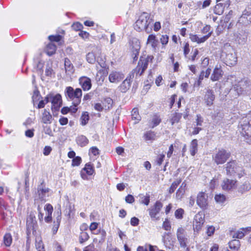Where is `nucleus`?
Returning a JSON list of instances; mask_svg holds the SVG:
<instances>
[{
    "label": "nucleus",
    "instance_id": "obj_1",
    "mask_svg": "<svg viewBox=\"0 0 251 251\" xmlns=\"http://www.w3.org/2000/svg\"><path fill=\"white\" fill-rule=\"evenodd\" d=\"M153 20L151 15L147 12L141 13L134 25L135 30L138 32L145 31L150 33L152 29Z\"/></svg>",
    "mask_w": 251,
    "mask_h": 251
},
{
    "label": "nucleus",
    "instance_id": "obj_2",
    "mask_svg": "<svg viewBox=\"0 0 251 251\" xmlns=\"http://www.w3.org/2000/svg\"><path fill=\"white\" fill-rule=\"evenodd\" d=\"M221 57L228 66H234L237 61V57L234 50L229 44H226L223 48Z\"/></svg>",
    "mask_w": 251,
    "mask_h": 251
},
{
    "label": "nucleus",
    "instance_id": "obj_3",
    "mask_svg": "<svg viewBox=\"0 0 251 251\" xmlns=\"http://www.w3.org/2000/svg\"><path fill=\"white\" fill-rule=\"evenodd\" d=\"M226 174L231 176H237L241 178L246 176L245 170L235 160L228 162L225 166Z\"/></svg>",
    "mask_w": 251,
    "mask_h": 251
},
{
    "label": "nucleus",
    "instance_id": "obj_4",
    "mask_svg": "<svg viewBox=\"0 0 251 251\" xmlns=\"http://www.w3.org/2000/svg\"><path fill=\"white\" fill-rule=\"evenodd\" d=\"M65 93L67 99L72 101L73 105H78L80 103L82 96L81 89L74 90L73 87L68 86L66 88Z\"/></svg>",
    "mask_w": 251,
    "mask_h": 251
},
{
    "label": "nucleus",
    "instance_id": "obj_5",
    "mask_svg": "<svg viewBox=\"0 0 251 251\" xmlns=\"http://www.w3.org/2000/svg\"><path fill=\"white\" fill-rule=\"evenodd\" d=\"M239 132L248 144H251V125L246 119L240 122L238 125Z\"/></svg>",
    "mask_w": 251,
    "mask_h": 251
},
{
    "label": "nucleus",
    "instance_id": "obj_6",
    "mask_svg": "<svg viewBox=\"0 0 251 251\" xmlns=\"http://www.w3.org/2000/svg\"><path fill=\"white\" fill-rule=\"evenodd\" d=\"M230 155L229 151L224 149H220L213 153L212 158L216 165H222L226 162Z\"/></svg>",
    "mask_w": 251,
    "mask_h": 251
},
{
    "label": "nucleus",
    "instance_id": "obj_7",
    "mask_svg": "<svg viewBox=\"0 0 251 251\" xmlns=\"http://www.w3.org/2000/svg\"><path fill=\"white\" fill-rule=\"evenodd\" d=\"M251 86L250 81L246 78L239 81L233 86V90L237 92V95H239L251 90Z\"/></svg>",
    "mask_w": 251,
    "mask_h": 251
},
{
    "label": "nucleus",
    "instance_id": "obj_8",
    "mask_svg": "<svg viewBox=\"0 0 251 251\" xmlns=\"http://www.w3.org/2000/svg\"><path fill=\"white\" fill-rule=\"evenodd\" d=\"M26 226V234L27 236H29L31 232H32L33 233H34V232H36L37 224L35 216L34 215L30 214L27 217Z\"/></svg>",
    "mask_w": 251,
    "mask_h": 251
},
{
    "label": "nucleus",
    "instance_id": "obj_9",
    "mask_svg": "<svg viewBox=\"0 0 251 251\" xmlns=\"http://www.w3.org/2000/svg\"><path fill=\"white\" fill-rule=\"evenodd\" d=\"M245 177L243 181L237 188L238 192L241 194H244L249 191L251 189V176L250 175L245 176Z\"/></svg>",
    "mask_w": 251,
    "mask_h": 251
},
{
    "label": "nucleus",
    "instance_id": "obj_10",
    "mask_svg": "<svg viewBox=\"0 0 251 251\" xmlns=\"http://www.w3.org/2000/svg\"><path fill=\"white\" fill-rule=\"evenodd\" d=\"M208 195L203 192L198 193L197 197V204L202 210L208 208Z\"/></svg>",
    "mask_w": 251,
    "mask_h": 251
},
{
    "label": "nucleus",
    "instance_id": "obj_11",
    "mask_svg": "<svg viewBox=\"0 0 251 251\" xmlns=\"http://www.w3.org/2000/svg\"><path fill=\"white\" fill-rule=\"evenodd\" d=\"M238 181L236 180L225 178L223 180L221 187L223 190L231 191L237 188Z\"/></svg>",
    "mask_w": 251,
    "mask_h": 251
},
{
    "label": "nucleus",
    "instance_id": "obj_12",
    "mask_svg": "<svg viewBox=\"0 0 251 251\" xmlns=\"http://www.w3.org/2000/svg\"><path fill=\"white\" fill-rule=\"evenodd\" d=\"M163 204L160 201H156L154 204L151 206L149 209V214L151 219L157 220L158 218L156 217L157 214L160 212L162 208Z\"/></svg>",
    "mask_w": 251,
    "mask_h": 251
},
{
    "label": "nucleus",
    "instance_id": "obj_13",
    "mask_svg": "<svg viewBox=\"0 0 251 251\" xmlns=\"http://www.w3.org/2000/svg\"><path fill=\"white\" fill-rule=\"evenodd\" d=\"M204 222V215L201 213H197L194 217L193 221V228L194 231H198L201 229Z\"/></svg>",
    "mask_w": 251,
    "mask_h": 251
},
{
    "label": "nucleus",
    "instance_id": "obj_14",
    "mask_svg": "<svg viewBox=\"0 0 251 251\" xmlns=\"http://www.w3.org/2000/svg\"><path fill=\"white\" fill-rule=\"evenodd\" d=\"M148 61L145 58L141 57L138 62V66L134 70L136 75H141L144 71L147 68Z\"/></svg>",
    "mask_w": 251,
    "mask_h": 251
},
{
    "label": "nucleus",
    "instance_id": "obj_15",
    "mask_svg": "<svg viewBox=\"0 0 251 251\" xmlns=\"http://www.w3.org/2000/svg\"><path fill=\"white\" fill-rule=\"evenodd\" d=\"M247 33L243 29H239L234 33L235 41L239 44H244L247 39Z\"/></svg>",
    "mask_w": 251,
    "mask_h": 251
},
{
    "label": "nucleus",
    "instance_id": "obj_16",
    "mask_svg": "<svg viewBox=\"0 0 251 251\" xmlns=\"http://www.w3.org/2000/svg\"><path fill=\"white\" fill-rule=\"evenodd\" d=\"M94 172V169L92 165L90 163H87L80 172L81 177L84 180H87L88 179L87 176L92 175Z\"/></svg>",
    "mask_w": 251,
    "mask_h": 251
},
{
    "label": "nucleus",
    "instance_id": "obj_17",
    "mask_svg": "<svg viewBox=\"0 0 251 251\" xmlns=\"http://www.w3.org/2000/svg\"><path fill=\"white\" fill-rule=\"evenodd\" d=\"M50 191V189L46 187L43 183L38 186L37 188L38 195L39 199L42 201H45L46 198L49 196V192Z\"/></svg>",
    "mask_w": 251,
    "mask_h": 251
},
{
    "label": "nucleus",
    "instance_id": "obj_18",
    "mask_svg": "<svg viewBox=\"0 0 251 251\" xmlns=\"http://www.w3.org/2000/svg\"><path fill=\"white\" fill-rule=\"evenodd\" d=\"M184 232L185 230L182 227H179L176 232L177 238L180 246L182 248H185L187 246V238L186 237Z\"/></svg>",
    "mask_w": 251,
    "mask_h": 251
},
{
    "label": "nucleus",
    "instance_id": "obj_19",
    "mask_svg": "<svg viewBox=\"0 0 251 251\" xmlns=\"http://www.w3.org/2000/svg\"><path fill=\"white\" fill-rule=\"evenodd\" d=\"M51 102V109L57 111L62 105V98L60 94L54 95L52 94Z\"/></svg>",
    "mask_w": 251,
    "mask_h": 251
},
{
    "label": "nucleus",
    "instance_id": "obj_20",
    "mask_svg": "<svg viewBox=\"0 0 251 251\" xmlns=\"http://www.w3.org/2000/svg\"><path fill=\"white\" fill-rule=\"evenodd\" d=\"M140 49V42L138 40H135L132 42L131 56L133 61H136L138 58V55Z\"/></svg>",
    "mask_w": 251,
    "mask_h": 251
},
{
    "label": "nucleus",
    "instance_id": "obj_21",
    "mask_svg": "<svg viewBox=\"0 0 251 251\" xmlns=\"http://www.w3.org/2000/svg\"><path fill=\"white\" fill-rule=\"evenodd\" d=\"M215 99L214 92L210 89L207 90L204 97V100L207 106H211L213 103V101Z\"/></svg>",
    "mask_w": 251,
    "mask_h": 251
},
{
    "label": "nucleus",
    "instance_id": "obj_22",
    "mask_svg": "<svg viewBox=\"0 0 251 251\" xmlns=\"http://www.w3.org/2000/svg\"><path fill=\"white\" fill-rule=\"evenodd\" d=\"M223 75V71L221 69V67L217 65L213 70L210 78L213 81H216L221 79Z\"/></svg>",
    "mask_w": 251,
    "mask_h": 251
},
{
    "label": "nucleus",
    "instance_id": "obj_23",
    "mask_svg": "<svg viewBox=\"0 0 251 251\" xmlns=\"http://www.w3.org/2000/svg\"><path fill=\"white\" fill-rule=\"evenodd\" d=\"M79 84L84 91L91 89L92 86L91 79L86 76H81L79 79Z\"/></svg>",
    "mask_w": 251,
    "mask_h": 251
},
{
    "label": "nucleus",
    "instance_id": "obj_24",
    "mask_svg": "<svg viewBox=\"0 0 251 251\" xmlns=\"http://www.w3.org/2000/svg\"><path fill=\"white\" fill-rule=\"evenodd\" d=\"M132 77H133V75L132 76L131 75H130L122 82L119 87L120 90L121 92L126 93L129 89Z\"/></svg>",
    "mask_w": 251,
    "mask_h": 251
},
{
    "label": "nucleus",
    "instance_id": "obj_25",
    "mask_svg": "<svg viewBox=\"0 0 251 251\" xmlns=\"http://www.w3.org/2000/svg\"><path fill=\"white\" fill-rule=\"evenodd\" d=\"M124 75L120 72H112L109 75V80L110 82L116 83L124 78Z\"/></svg>",
    "mask_w": 251,
    "mask_h": 251
},
{
    "label": "nucleus",
    "instance_id": "obj_26",
    "mask_svg": "<svg viewBox=\"0 0 251 251\" xmlns=\"http://www.w3.org/2000/svg\"><path fill=\"white\" fill-rule=\"evenodd\" d=\"M211 35V32L202 37H199L198 35L191 34L190 35V38L192 42H197V43L200 44L204 42L209 38Z\"/></svg>",
    "mask_w": 251,
    "mask_h": 251
},
{
    "label": "nucleus",
    "instance_id": "obj_27",
    "mask_svg": "<svg viewBox=\"0 0 251 251\" xmlns=\"http://www.w3.org/2000/svg\"><path fill=\"white\" fill-rule=\"evenodd\" d=\"M239 23L244 25H248L251 22V15L249 12L245 10L242 16L240 17Z\"/></svg>",
    "mask_w": 251,
    "mask_h": 251
},
{
    "label": "nucleus",
    "instance_id": "obj_28",
    "mask_svg": "<svg viewBox=\"0 0 251 251\" xmlns=\"http://www.w3.org/2000/svg\"><path fill=\"white\" fill-rule=\"evenodd\" d=\"M161 122V119L160 116L157 114H154L151 117L149 122V126L150 128H153L159 125Z\"/></svg>",
    "mask_w": 251,
    "mask_h": 251
},
{
    "label": "nucleus",
    "instance_id": "obj_29",
    "mask_svg": "<svg viewBox=\"0 0 251 251\" xmlns=\"http://www.w3.org/2000/svg\"><path fill=\"white\" fill-rule=\"evenodd\" d=\"M64 66L66 74L71 76L74 73L75 70L73 65L68 58H66L65 59Z\"/></svg>",
    "mask_w": 251,
    "mask_h": 251
},
{
    "label": "nucleus",
    "instance_id": "obj_30",
    "mask_svg": "<svg viewBox=\"0 0 251 251\" xmlns=\"http://www.w3.org/2000/svg\"><path fill=\"white\" fill-rule=\"evenodd\" d=\"M147 44L151 45V47L155 50L158 44V40L156 39L155 35L150 34L148 36Z\"/></svg>",
    "mask_w": 251,
    "mask_h": 251
},
{
    "label": "nucleus",
    "instance_id": "obj_31",
    "mask_svg": "<svg viewBox=\"0 0 251 251\" xmlns=\"http://www.w3.org/2000/svg\"><path fill=\"white\" fill-rule=\"evenodd\" d=\"M52 116L50 113L46 109L44 110V112L42 113V121L44 124H50Z\"/></svg>",
    "mask_w": 251,
    "mask_h": 251
},
{
    "label": "nucleus",
    "instance_id": "obj_32",
    "mask_svg": "<svg viewBox=\"0 0 251 251\" xmlns=\"http://www.w3.org/2000/svg\"><path fill=\"white\" fill-rule=\"evenodd\" d=\"M76 141L77 145L81 147L86 146L89 143L88 139L84 135L78 136L76 139Z\"/></svg>",
    "mask_w": 251,
    "mask_h": 251
},
{
    "label": "nucleus",
    "instance_id": "obj_33",
    "mask_svg": "<svg viewBox=\"0 0 251 251\" xmlns=\"http://www.w3.org/2000/svg\"><path fill=\"white\" fill-rule=\"evenodd\" d=\"M241 244L239 240L234 239L229 242V247L234 251H238L240 249Z\"/></svg>",
    "mask_w": 251,
    "mask_h": 251
},
{
    "label": "nucleus",
    "instance_id": "obj_34",
    "mask_svg": "<svg viewBox=\"0 0 251 251\" xmlns=\"http://www.w3.org/2000/svg\"><path fill=\"white\" fill-rule=\"evenodd\" d=\"M214 200L217 203L222 205L226 201V195L223 194H217L214 197Z\"/></svg>",
    "mask_w": 251,
    "mask_h": 251
},
{
    "label": "nucleus",
    "instance_id": "obj_35",
    "mask_svg": "<svg viewBox=\"0 0 251 251\" xmlns=\"http://www.w3.org/2000/svg\"><path fill=\"white\" fill-rule=\"evenodd\" d=\"M35 247L38 251H45L43 241L40 237L36 238Z\"/></svg>",
    "mask_w": 251,
    "mask_h": 251
},
{
    "label": "nucleus",
    "instance_id": "obj_36",
    "mask_svg": "<svg viewBox=\"0 0 251 251\" xmlns=\"http://www.w3.org/2000/svg\"><path fill=\"white\" fill-rule=\"evenodd\" d=\"M198 141L197 139H194L192 141L190 145V151L192 156H194L198 151Z\"/></svg>",
    "mask_w": 251,
    "mask_h": 251
},
{
    "label": "nucleus",
    "instance_id": "obj_37",
    "mask_svg": "<svg viewBox=\"0 0 251 251\" xmlns=\"http://www.w3.org/2000/svg\"><path fill=\"white\" fill-rule=\"evenodd\" d=\"M56 50V46L53 43L49 44L46 47V52L48 55L51 56L53 54Z\"/></svg>",
    "mask_w": 251,
    "mask_h": 251
},
{
    "label": "nucleus",
    "instance_id": "obj_38",
    "mask_svg": "<svg viewBox=\"0 0 251 251\" xmlns=\"http://www.w3.org/2000/svg\"><path fill=\"white\" fill-rule=\"evenodd\" d=\"M139 197L140 203L144 204L146 205H149L150 202V196L149 194H146L145 196L143 194H140Z\"/></svg>",
    "mask_w": 251,
    "mask_h": 251
},
{
    "label": "nucleus",
    "instance_id": "obj_39",
    "mask_svg": "<svg viewBox=\"0 0 251 251\" xmlns=\"http://www.w3.org/2000/svg\"><path fill=\"white\" fill-rule=\"evenodd\" d=\"M131 117L133 120H136L135 124L138 123L141 120V116L139 114L138 108H134L131 111Z\"/></svg>",
    "mask_w": 251,
    "mask_h": 251
},
{
    "label": "nucleus",
    "instance_id": "obj_40",
    "mask_svg": "<svg viewBox=\"0 0 251 251\" xmlns=\"http://www.w3.org/2000/svg\"><path fill=\"white\" fill-rule=\"evenodd\" d=\"M230 235L233 238L241 239L245 236V233L240 228L238 230L231 232Z\"/></svg>",
    "mask_w": 251,
    "mask_h": 251
},
{
    "label": "nucleus",
    "instance_id": "obj_41",
    "mask_svg": "<svg viewBox=\"0 0 251 251\" xmlns=\"http://www.w3.org/2000/svg\"><path fill=\"white\" fill-rule=\"evenodd\" d=\"M12 242V238L11 234L6 233L3 237V243L5 246H10Z\"/></svg>",
    "mask_w": 251,
    "mask_h": 251
},
{
    "label": "nucleus",
    "instance_id": "obj_42",
    "mask_svg": "<svg viewBox=\"0 0 251 251\" xmlns=\"http://www.w3.org/2000/svg\"><path fill=\"white\" fill-rule=\"evenodd\" d=\"M182 116V114L179 113H175L173 114V116L171 119V122L172 125H173L175 123H177L179 122L180 119H181Z\"/></svg>",
    "mask_w": 251,
    "mask_h": 251
},
{
    "label": "nucleus",
    "instance_id": "obj_43",
    "mask_svg": "<svg viewBox=\"0 0 251 251\" xmlns=\"http://www.w3.org/2000/svg\"><path fill=\"white\" fill-rule=\"evenodd\" d=\"M87 61L91 64H93L96 61V55L93 52H89L86 56Z\"/></svg>",
    "mask_w": 251,
    "mask_h": 251
},
{
    "label": "nucleus",
    "instance_id": "obj_44",
    "mask_svg": "<svg viewBox=\"0 0 251 251\" xmlns=\"http://www.w3.org/2000/svg\"><path fill=\"white\" fill-rule=\"evenodd\" d=\"M144 137L146 140H154L155 138V133L153 131H149L144 134Z\"/></svg>",
    "mask_w": 251,
    "mask_h": 251
},
{
    "label": "nucleus",
    "instance_id": "obj_45",
    "mask_svg": "<svg viewBox=\"0 0 251 251\" xmlns=\"http://www.w3.org/2000/svg\"><path fill=\"white\" fill-rule=\"evenodd\" d=\"M89 238L88 233L85 231H82L79 236V242L80 243H83L87 241Z\"/></svg>",
    "mask_w": 251,
    "mask_h": 251
},
{
    "label": "nucleus",
    "instance_id": "obj_46",
    "mask_svg": "<svg viewBox=\"0 0 251 251\" xmlns=\"http://www.w3.org/2000/svg\"><path fill=\"white\" fill-rule=\"evenodd\" d=\"M89 119V114H88V112H84L82 114L81 118H80L81 124L82 126L85 125L87 123Z\"/></svg>",
    "mask_w": 251,
    "mask_h": 251
},
{
    "label": "nucleus",
    "instance_id": "obj_47",
    "mask_svg": "<svg viewBox=\"0 0 251 251\" xmlns=\"http://www.w3.org/2000/svg\"><path fill=\"white\" fill-rule=\"evenodd\" d=\"M184 214V210L182 208H178L175 212V216L177 219H182Z\"/></svg>",
    "mask_w": 251,
    "mask_h": 251
},
{
    "label": "nucleus",
    "instance_id": "obj_48",
    "mask_svg": "<svg viewBox=\"0 0 251 251\" xmlns=\"http://www.w3.org/2000/svg\"><path fill=\"white\" fill-rule=\"evenodd\" d=\"M215 13L218 15H221L223 13V4L221 3H218L215 7Z\"/></svg>",
    "mask_w": 251,
    "mask_h": 251
},
{
    "label": "nucleus",
    "instance_id": "obj_49",
    "mask_svg": "<svg viewBox=\"0 0 251 251\" xmlns=\"http://www.w3.org/2000/svg\"><path fill=\"white\" fill-rule=\"evenodd\" d=\"M180 182H181V180H180V179L177 180L173 182V183L172 184L171 187H170L169 193L170 194L173 193L175 191V190L176 189V188H177L178 185L180 183Z\"/></svg>",
    "mask_w": 251,
    "mask_h": 251
},
{
    "label": "nucleus",
    "instance_id": "obj_50",
    "mask_svg": "<svg viewBox=\"0 0 251 251\" xmlns=\"http://www.w3.org/2000/svg\"><path fill=\"white\" fill-rule=\"evenodd\" d=\"M45 74L47 76L50 77H51L52 75L54 74L53 71L49 63H48L46 66Z\"/></svg>",
    "mask_w": 251,
    "mask_h": 251
},
{
    "label": "nucleus",
    "instance_id": "obj_51",
    "mask_svg": "<svg viewBox=\"0 0 251 251\" xmlns=\"http://www.w3.org/2000/svg\"><path fill=\"white\" fill-rule=\"evenodd\" d=\"M62 37V36L58 34L55 35H50L49 36V39L51 42H58L61 40Z\"/></svg>",
    "mask_w": 251,
    "mask_h": 251
},
{
    "label": "nucleus",
    "instance_id": "obj_52",
    "mask_svg": "<svg viewBox=\"0 0 251 251\" xmlns=\"http://www.w3.org/2000/svg\"><path fill=\"white\" fill-rule=\"evenodd\" d=\"M185 192V189L182 188H179V189L177 190V192L176 193V198L178 200L181 199L183 195L184 194Z\"/></svg>",
    "mask_w": 251,
    "mask_h": 251
},
{
    "label": "nucleus",
    "instance_id": "obj_53",
    "mask_svg": "<svg viewBox=\"0 0 251 251\" xmlns=\"http://www.w3.org/2000/svg\"><path fill=\"white\" fill-rule=\"evenodd\" d=\"M72 28L75 31H81L83 28V25L79 22L74 23L72 25Z\"/></svg>",
    "mask_w": 251,
    "mask_h": 251
},
{
    "label": "nucleus",
    "instance_id": "obj_54",
    "mask_svg": "<svg viewBox=\"0 0 251 251\" xmlns=\"http://www.w3.org/2000/svg\"><path fill=\"white\" fill-rule=\"evenodd\" d=\"M203 123V118L201 116V115H197L196 119V126L201 127L202 126Z\"/></svg>",
    "mask_w": 251,
    "mask_h": 251
},
{
    "label": "nucleus",
    "instance_id": "obj_55",
    "mask_svg": "<svg viewBox=\"0 0 251 251\" xmlns=\"http://www.w3.org/2000/svg\"><path fill=\"white\" fill-rule=\"evenodd\" d=\"M81 162V158L79 156L75 157L72 160V166H78Z\"/></svg>",
    "mask_w": 251,
    "mask_h": 251
},
{
    "label": "nucleus",
    "instance_id": "obj_56",
    "mask_svg": "<svg viewBox=\"0 0 251 251\" xmlns=\"http://www.w3.org/2000/svg\"><path fill=\"white\" fill-rule=\"evenodd\" d=\"M162 227L165 230H170L171 226L169 221L167 219H166L163 222Z\"/></svg>",
    "mask_w": 251,
    "mask_h": 251
},
{
    "label": "nucleus",
    "instance_id": "obj_57",
    "mask_svg": "<svg viewBox=\"0 0 251 251\" xmlns=\"http://www.w3.org/2000/svg\"><path fill=\"white\" fill-rule=\"evenodd\" d=\"M57 223L56 224H55L53 227V234H55L58 229V227H59V225H60V221H61V216L60 215H59L57 217Z\"/></svg>",
    "mask_w": 251,
    "mask_h": 251
},
{
    "label": "nucleus",
    "instance_id": "obj_58",
    "mask_svg": "<svg viewBox=\"0 0 251 251\" xmlns=\"http://www.w3.org/2000/svg\"><path fill=\"white\" fill-rule=\"evenodd\" d=\"M163 240L164 244L167 248H168L169 249L173 248V247L174 246L173 243L172 242H170L169 238H164L163 239Z\"/></svg>",
    "mask_w": 251,
    "mask_h": 251
},
{
    "label": "nucleus",
    "instance_id": "obj_59",
    "mask_svg": "<svg viewBox=\"0 0 251 251\" xmlns=\"http://www.w3.org/2000/svg\"><path fill=\"white\" fill-rule=\"evenodd\" d=\"M40 92L38 90H35L34 91L33 94L32 96L33 101L34 102L36 101H38L39 99Z\"/></svg>",
    "mask_w": 251,
    "mask_h": 251
},
{
    "label": "nucleus",
    "instance_id": "obj_60",
    "mask_svg": "<svg viewBox=\"0 0 251 251\" xmlns=\"http://www.w3.org/2000/svg\"><path fill=\"white\" fill-rule=\"evenodd\" d=\"M165 155L163 154H161L159 155L156 160V164L158 165H161L164 159Z\"/></svg>",
    "mask_w": 251,
    "mask_h": 251
},
{
    "label": "nucleus",
    "instance_id": "obj_61",
    "mask_svg": "<svg viewBox=\"0 0 251 251\" xmlns=\"http://www.w3.org/2000/svg\"><path fill=\"white\" fill-rule=\"evenodd\" d=\"M134 197L130 194H128L127 196L125 198V201L126 202L128 203H132L134 201Z\"/></svg>",
    "mask_w": 251,
    "mask_h": 251
},
{
    "label": "nucleus",
    "instance_id": "obj_62",
    "mask_svg": "<svg viewBox=\"0 0 251 251\" xmlns=\"http://www.w3.org/2000/svg\"><path fill=\"white\" fill-rule=\"evenodd\" d=\"M112 100L110 98H107L104 100L103 104H104L105 103H107L108 105L107 107H108V108H109L110 107H112Z\"/></svg>",
    "mask_w": 251,
    "mask_h": 251
},
{
    "label": "nucleus",
    "instance_id": "obj_63",
    "mask_svg": "<svg viewBox=\"0 0 251 251\" xmlns=\"http://www.w3.org/2000/svg\"><path fill=\"white\" fill-rule=\"evenodd\" d=\"M45 210L47 211V214H52L53 211V207L50 204H47L45 206Z\"/></svg>",
    "mask_w": 251,
    "mask_h": 251
},
{
    "label": "nucleus",
    "instance_id": "obj_64",
    "mask_svg": "<svg viewBox=\"0 0 251 251\" xmlns=\"http://www.w3.org/2000/svg\"><path fill=\"white\" fill-rule=\"evenodd\" d=\"M90 153L94 155H97L99 154V150L96 147H93L89 150V153Z\"/></svg>",
    "mask_w": 251,
    "mask_h": 251
}]
</instances>
